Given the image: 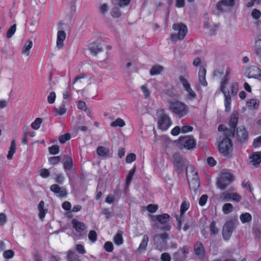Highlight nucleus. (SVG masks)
I'll list each match as a JSON object with an SVG mask.
<instances>
[{
    "instance_id": "412c9836",
    "label": "nucleus",
    "mask_w": 261,
    "mask_h": 261,
    "mask_svg": "<svg viewBox=\"0 0 261 261\" xmlns=\"http://www.w3.org/2000/svg\"><path fill=\"white\" fill-rule=\"evenodd\" d=\"M97 154L102 158H108L109 157L110 150L108 148L103 147L99 146L97 148L96 150Z\"/></svg>"
},
{
    "instance_id": "6e6d98bb",
    "label": "nucleus",
    "mask_w": 261,
    "mask_h": 261,
    "mask_svg": "<svg viewBox=\"0 0 261 261\" xmlns=\"http://www.w3.org/2000/svg\"><path fill=\"white\" fill-rule=\"evenodd\" d=\"M231 199L239 202L242 200L241 196L237 193H231Z\"/></svg>"
},
{
    "instance_id": "393cba45",
    "label": "nucleus",
    "mask_w": 261,
    "mask_h": 261,
    "mask_svg": "<svg viewBox=\"0 0 261 261\" xmlns=\"http://www.w3.org/2000/svg\"><path fill=\"white\" fill-rule=\"evenodd\" d=\"M259 101L256 99H250L247 101V107L251 110L256 109L258 107Z\"/></svg>"
},
{
    "instance_id": "bf43d9fd",
    "label": "nucleus",
    "mask_w": 261,
    "mask_h": 261,
    "mask_svg": "<svg viewBox=\"0 0 261 261\" xmlns=\"http://www.w3.org/2000/svg\"><path fill=\"white\" fill-rule=\"evenodd\" d=\"M56 94L54 92H51L49 93L47 97L48 102L50 104L54 103L56 99Z\"/></svg>"
},
{
    "instance_id": "680f3d73",
    "label": "nucleus",
    "mask_w": 261,
    "mask_h": 261,
    "mask_svg": "<svg viewBox=\"0 0 261 261\" xmlns=\"http://www.w3.org/2000/svg\"><path fill=\"white\" fill-rule=\"evenodd\" d=\"M105 249L109 252H112L113 250V245L112 242H107L104 245Z\"/></svg>"
},
{
    "instance_id": "423d86ee",
    "label": "nucleus",
    "mask_w": 261,
    "mask_h": 261,
    "mask_svg": "<svg viewBox=\"0 0 261 261\" xmlns=\"http://www.w3.org/2000/svg\"><path fill=\"white\" fill-rule=\"evenodd\" d=\"M233 180L232 175L228 172L222 173L218 179L216 185L217 187L221 189H225Z\"/></svg>"
},
{
    "instance_id": "dca6fc26",
    "label": "nucleus",
    "mask_w": 261,
    "mask_h": 261,
    "mask_svg": "<svg viewBox=\"0 0 261 261\" xmlns=\"http://www.w3.org/2000/svg\"><path fill=\"white\" fill-rule=\"evenodd\" d=\"M234 4V0H222L217 5V8L220 11L225 10V7H231Z\"/></svg>"
},
{
    "instance_id": "c85d7f7f",
    "label": "nucleus",
    "mask_w": 261,
    "mask_h": 261,
    "mask_svg": "<svg viewBox=\"0 0 261 261\" xmlns=\"http://www.w3.org/2000/svg\"><path fill=\"white\" fill-rule=\"evenodd\" d=\"M90 50L94 55L102 51V47L99 44L93 43L90 45Z\"/></svg>"
},
{
    "instance_id": "f03ea898",
    "label": "nucleus",
    "mask_w": 261,
    "mask_h": 261,
    "mask_svg": "<svg viewBox=\"0 0 261 261\" xmlns=\"http://www.w3.org/2000/svg\"><path fill=\"white\" fill-rule=\"evenodd\" d=\"M169 109L179 118L187 115L189 108L185 103L178 100H170L168 102Z\"/></svg>"
},
{
    "instance_id": "4c0bfd02",
    "label": "nucleus",
    "mask_w": 261,
    "mask_h": 261,
    "mask_svg": "<svg viewBox=\"0 0 261 261\" xmlns=\"http://www.w3.org/2000/svg\"><path fill=\"white\" fill-rule=\"evenodd\" d=\"M125 125V121L121 119V118H117L115 121L112 122L110 125L112 127H123Z\"/></svg>"
},
{
    "instance_id": "a19ab883",
    "label": "nucleus",
    "mask_w": 261,
    "mask_h": 261,
    "mask_svg": "<svg viewBox=\"0 0 261 261\" xmlns=\"http://www.w3.org/2000/svg\"><path fill=\"white\" fill-rule=\"evenodd\" d=\"M135 167H133V168L129 171L128 175L126 176V186L127 187L129 186L132 178L135 174Z\"/></svg>"
},
{
    "instance_id": "72a5a7b5",
    "label": "nucleus",
    "mask_w": 261,
    "mask_h": 261,
    "mask_svg": "<svg viewBox=\"0 0 261 261\" xmlns=\"http://www.w3.org/2000/svg\"><path fill=\"white\" fill-rule=\"evenodd\" d=\"M64 102H63L62 105L58 108H55L54 109V112L56 113V115H62L66 112V108Z\"/></svg>"
},
{
    "instance_id": "5701e85b",
    "label": "nucleus",
    "mask_w": 261,
    "mask_h": 261,
    "mask_svg": "<svg viewBox=\"0 0 261 261\" xmlns=\"http://www.w3.org/2000/svg\"><path fill=\"white\" fill-rule=\"evenodd\" d=\"M255 53L256 59L261 64V39L255 42Z\"/></svg>"
},
{
    "instance_id": "f704fd0d",
    "label": "nucleus",
    "mask_w": 261,
    "mask_h": 261,
    "mask_svg": "<svg viewBox=\"0 0 261 261\" xmlns=\"http://www.w3.org/2000/svg\"><path fill=\"white\" fill-rule=\"evenodd\" d=\"M240 219L243 223L249 222L252 220V216L249 213H245L241 215Z\"/></svg>"
},
{
    "instance_id": "a878e982",
    "label": "nucleus",
    "mask_w": 261,
    "mask_h": 261,
    "mask_svg": "<svg viewBox=\"0 0 261 261\" xmlns=\"http://www.w3.org/2000/svg\"><path fill=\"white\" fill-rule=\"evenodd\" d=\"M72 160L70 157L64 155L63 158V166L65 170H69L72 167Z\"/></svg>"
},
{
    "instance_id": "c756f323",
    "label": "nucleus",
    "mask_w": 261,
    "mask_h": 261,
    "mask_svg": "<svg viewBox=\"0 0 261 261\" xmlns=\"http://www.w3.org/2000/svg\"><path fill=\"white\" fill-rule=\"evenodd\" d=\"M16 149V141L13 140L11 142V144L9 148L8 154L7 156L9 160L12 159L13 154L15 153Z\"/></svg>"
},
{
    "instance_id": "4be33fe9",
    "label": "nucleus",
    "mask_w": 261,
    "mask_h": 261,
    "mask_svg": "<svg viewBox=\"0 0 261 261\" xmlns=\"http://www.w3.org/2000/svg\"><path fill=\"white\" fill-rule=\"evenodd\" d=\"M149 241V238L147 235H144L142 240L137 249L139 252H141L146 250Z\"/></svg>"
},
{
    "instance_id": "ddd939ff",
    "label": "nucleus",
    "mask_w": 261,
    "mask_h": 261,
    "mask_svg": "<svg viewBox=\"0 0 261 261\" xmlns=\"http://www.w3.org/2000/svg\"><path fill=\"white\" fill-rule=\"evenodd\" d=\"M50 190L60 197H65L67 195L66 190L63 188H61L59 185L54 184L50 187Z\"/></svg>"
},
{
    "instance_id": "864d4df0",
    "label": "nucleus",
    "mask_w": 261,
    "mask_h": 261,
    "mask_svg": "<svg viewBox=\"0 0 261 261\" xmlns=\"http://www.w3.org/2000/svg\"><path fill=\"white\" fill-rule=\"evenodd\" d=\"M189 206L190 204L188 202L184 201L181 203L180 208V211L181 215H182L189 208Z\"/></svg>"
},
{
    "instance_id": "bb28decb",
    "label": "nucleus",
    "mask_w": 261,
    "mask_h": 261,
    "mask_svg": "<svg viewBox=\"0 0 261 261\" xmlns=\"http://www.w3.org/2000/svg\"><path fill=\"white\" fill-rule=\"evenodd\" d=\"M123 232L122 231H118L114 237L113 241L115 244L118 246L121 245L123 243L122 235Z\"/></svg>"
},
{
    "instance_id": "c9c22d12",
    "label": "nucleus",
    "mask_w": 261,
    "mask_h": 261,
    "mask_svg": "<svg viewBox=\"0 0 261 261\" xmlns=\"http://www.w3.org/2000/svg\"><path fill=\"white\" fill-rule=\"evenodd\" d=\"M112 2L114 4H117L120 7H123L128 5L130 0H112Z\"/></svg>"
},
{
    "instance_id": "3c124183",
    "label": "nucleus",
    "mask_w": 261,
    "mask_h": 261,
    "mask_svg": "<svg viewBox=\"0 0 261 261\" xmlns=\"http://www.w3.org/2000/svg\"><path fill=\"white\" fill-rule=\"evenodd\" d=\"M168 237V234L167 233H163L160 234H156L154 237L155 241H158L159 239H162L163 241L166 240Z\"/></svg>"
},
{
    "instance_id": "13d9d810",
    "label": "nucleus",
    "mask_w": 261,
    "mask_h": 261,
    "mask_svg": "<svg viewBox=\"0 0 261 261\" xmlns=\"http://www.w3.org/2000/svg\"><path fill=\"white\" fill-rule=\"evenodd\" d=\"M136 159V155L134 153H131L127 154L126 157V162L127 163H131L133 161H134Z\"/></svg>"
},
{
    "instance_id": "0eeeda50",
    "label": "nucleus",
    "mask_w": 261,
    "mask_h": 261,
    "mask_svg": "<svg viewBox=\"0 0 261 261\" xmlns=\"http://www.w3.org/2000/svg\"><path fill=\"white\" fill-rule=\"evenodd\" d=\"M219 150L224 156L228 155L232 150V144L228 138H224L219 145Z\"/></svg>"
},
{
    "instance_id": "f257e3e1",
    "label": "nucleus",
    "mask_w": 261,
    "mask_h": 261,
    "mask_svg": "<svg viewBox=\"0 0 261 261\" xmlns=\"http://www.w3.org/2000/svg\"><path fill=\"white\" fill-rule=\"evenodd\" d=\"M230 70L227 69L226 71L225 74L221 79L220 82V89L222 92L223 93L225 100L224 104L225 107V111L229 112L230 111V103L231 99L229 95V92L227 88V85L229 81V75L230 74Z\"/></svg>"
},
{
    "instance_id": "cd10ccee",
    "label": "nucleus",
    "mask_w": 261,
    "mask_h": 261,
    "mask_svg": "<svg viewBox=\"0 0 261 261\" xmlns=\"http://www.w3.org/2000/svg\"><path fill=\"white\" fill-rule=\"evenodd\" d=\"M238 120V115L236 113H233L230 118L229 126L232 129H235Z\"/></svg>"
},
{
    "instance_id": "e433bc0d",
    "label": "nucleus",
    "mask_w": 261,
    "mask_h": 261,
    "mask_svg": "<svg viewBox=\"0 0 261 261\" xmlns=\"http://www.w3.org/2000/svg\"><path fill=\"white\" fill-rule=\"evenodd\" d=\"M233 210L232 205L230 203H227L222 206V211L224 214H228L232 212Z\"/></svg>"
},
{
    "instance_id": "0e129e2a",
    "label": "nucleus",
    "mask_w": 261,
    "mask_h": 261,
    "mask_svg": "<svg viewBox=\"0 0 261 261\" xmlns=\"http://www.w3.org/2000/svg\"><path fill=\"white\" fill-rule=\"evenodd\" d=\"M76 250L78 253L81 254H84L86 253V251L85 249L84 246L81 244H77L76 245Z\"/></svg>"
},
{
    "instance_id": "a211bd4d",
    "label": "nucleus",
    "mask_w": 261,
    "mask_h": 261,
    "mask_svg": "<svg viewBox=\"0 0 261 261\" xmlns=\"http://www.w3.org/2000/svg\"><path fill=\"white\" fill-rule=\"evenodd\" d=\"M71 224L78 232H81L86 229V226L84 223L80 222L76 219L72 220Z\"/></svg>"
},
{
    "instance_id": "338daca9",
    "label": "nucleus",
    "mask_w": 261,
    "mask_h": 261,
    "mask_svg": "<svg viewBox=\"0 0 261 261\" xmlns=\"http://www.w3.org/2000/svg\"><path fill=\"white\" fill-rule=\"evenodd\" d=\"M55 179L56 182L62 184L64 181V176L63 174H59L57 175Z\"/></svg>"
},
{
    "instance_id": "20e7f679",
    "label": "nucleus",
    "mask_w": 261,
    "mask_h": 261,
    "mask_svg": "<svg viewBox=\"0 0 261 261\" xmlns=\"http://www.w3.org/2000/svg\"><path fill=\"white\" fill-rule=\"evenodd\" d=\"M186 172L190 188L196 192L200 185L197 173L194 171V167L191 165L187 167Z\"/></svg>"
},
{
    "instance_id": "ea45409f",
    "label": "nucleus",
    "mask_w": 261,
    "mask_h": 261,
    "mask_svg": "<svg viewBox=\"0 0 261 261\" xmlns=\"http://www.w3.org/2000/svg\"><path fill=\"white\" fill-rule=\"evenodd\" d=\"M42 122V119L41 118H37L32 123L31 127L32 128L37 130L40 127L41 124Z\"/></svg>"
},
{
    "instance_id": "39448f33",
    "label": "nucleus",
    "mask_w": 261,
    "mask_h": 261,
    "mask_svg": "<svg viewBox=\"0 0 261 261\" xmlns=\"http://www.w3.org/2000/svg\"><path fill=\"white\" fill-rule=\"evenodd\" d=\"M179 80L185 91L186 92V99L188 100H192L196 98V94L192 90L191 85L188 80L182 76H180L179 78Z\"/></svg>"
},
{
    "instance_id": "774afa93",
    "label": "nucleus",
    "mask_w": 261,
    "mask_h": 261,
    "mask_svg": "<svg viewBox=\"0 0 261 261\" xmlns=\"http://www.w3.org/2000/svg\"><path fill=\"white\" fill-rule=\"evenodd\" d=\"M253 145L255 148H258L261 146V136L254 139Z\"/></svg>"
},
{
    "instance_id": "c03bdc74",
    "label": "nucleus",
    "mask_w": 261,
    "mask_h": 261,
    "mask_svg": "<svg viewBox=\"0 0 261 261\" xmlns=\"http://www.w3.org/2000/svg\"><path fill=\"white\" fill-rule=\"evenodd\" d=\"M16 30V25L14 24L11 27V28L8 30L6 36L8 38H10L15 34Z\"/></svg>"
},
{
    "instance_id": "69168bd1",
    "label": "nucleus",
    "mask_w": 261,
    "mask_h": 261,
    "mask_svg": "<svg viewBox=\"0 0 261 261\" xmlns=\"http://www.w3.org/2000/svg\"><path fill=\"white\" fill-rule=\"evenodd\" d=\"M141 90L143 93V95L145 98H148L150 95V91L147 88L146 86L143 85L141 87Z\"/></svg>"
},
{
    "instance_id": "79ce46f5",
    "label": "nucleus",
    "mask_w": 261,
    "mask_h": 261,
    "mask_svg": "<svg viewBox=\"0 0 261 261\" xmlns=\"http://www.w3.org/2000/svg\"><path fill=\"white\" fill-rule=\"evenodd\" d=\"M210 230L211 231V234L212 236H216L218 233L219 230L216 227L215 222H212L210 226Z\"/></svg>"
},
{
    "instance_id": "9b49d317",
    "label": "nucleus",
    "mask_w": 261,
    "mask_h": 261,
    "mask_svg": "<svg viewBox=\"0 0 261 261\" xmlns=\"http://www.w3.org/2000/svg\"><path fill=\"white\" fill-rule=\"evenodd\" d=\"M233 229V223L232 221H227L224 225L222 234L224 239L228 240L232 232Z\"/></svg>"
},
{
    "instance_id": "f8f14e48",
    "label": "nucleus",
    "mask_w": 261,
    "mask_h": 261,
    "mask_svg": "<svg viewBox=\"0 0 261 261\" xmlns=\"http://www.w3.org/2000/svg\"><path fill=\"white\" fill-rule=\"evenodd\" d=\"M194 253L199 258L204 257L205 254V250L202 243L197 241L194 245Z\"/></svg>"
},
{
    "instance_id": "6e6552de",
    "label": "nucleus",
    "mask_w": 261,
    "mask_h": 261,
    "mask_svg": "<svg viewBox=\"0 0 261 261\" xmlns=\"http://www.w3.org/2000/svg\"><path fill=\"white\" fill-rule=\"evenodd\" d=\"M178 141L187 149H193L196 145V141L191 136H181L179 137Z\"/></svg>"
},
{
    "instance_id": "aec40b11",
    "label": "nucleus",
    "mask_w": 261,
    "mask_h": 261,
    "mask_svg": "<svg viewBox=\"0 0 261 261\" xmlns=\"http://www.w3.org/2000/svg\"><path fill=\"white\" fill-rule=\"evenodd\" d=\"M66 38V33L63 31H59L57 33V46L60 49L63 46V42Z\"/></svg>"
},
{
    "instance_id": "49530a36",
    "label": "nucleus",
    "mask_w": 261,
    "mask_h": 261,
    "mask_svg": "<svg viewBox=\"0 0 261 261\" xmlns=\"http://www.w3.org/2000/svg\"><path fill=\"white\" fill-rule=\"evenodd\" d=\"M109 9V6L108 4L106 3L102 4L99 7V11L100 13L104 15L108 11Z\"/></svg>"
},
{
    "instance_id": "6ab92c4d",
    "label": "nucleus",
    "mask_w": 261,
    "mask_h": 261,
    "mask_svg": "<svg viewBox=\"0 0 261 261\" xmlns=\"http://www.w3.org/2000/svg\"><path fill=\"white\" fill-rule=\"evenodd\" d=\"M206 72V69L204 67H200L198 73L199 82L204 87H206L207 85V83L205 80Z\"/></svg>"
},
{
    "instance_id": "5fc2aeb1",
    "label": "nucleus",
    "mask_w": 261,
    "mask_h": 261,
    "mask_svg": "<svg viewBox=\"0 0 261 261\" xmlns=\"http://www.w3.org/2000/svg\"><path fill=\"white\" fill-rule=\"evenodd\" d=\"M14 252L12 250L5 251L3 253V256L5 258L9 259L13 257Z\"/></svg>"
},
{
    "instance_id": "4d7b16f0",
    "label": "nucleus",
    "mask_w": 261,
    "mask_h": 261,
    "mask_svg": "<svg viewBox=\"0 0 261 261\" xmlns=\"http://www.w3.org/2000/svg\"><path fill=\"white\" fill-rule=\"evenodd\" d=\"M70 139V134H66L61 136L59 137V141L61 143H64L66 141L69 140Z\"/></svg>"
},
{
    "instance_id": "8fccbe9b",
    "label": "nucleus",
    "mask_w": 261,
    "mask_h": 261,
    "mask_svg": "<svg viewBox=\"0 0 261 261\" xmlns=\"http://www.w3.org/2000/svg\"><path fill=\"white\" fill-rule=\"evenodd\" d=\"M239 89V84L236 82H233L232 83L231 87V94L233 95H235Z\"/></svg>"
},
{
    "instance_id": "7ed1b4c3",
    "label": "nucleus",
    "mask_w": 261,
    "mask_h": 261,
    "mask_svg": "<svg viewBox=\"0 0 261 261\" xmlns=\"http://www.w3.org/2000/svg\"><path fill=\"white\" fill-rule=\"evenodd\" d=\"M172 29L174 33L171 34L170 37L172 41L181 40L186 35L188 31L187 26L182 23H174Z\"/></svg>"
},
{
    "instance_id": "de8ad7c7",
    "label": "nucleus",
    "mask_w": 261,
    "mask_h": 261,
    "mask_svg": "<svg viewBox=\"0 0 261 261\" xmlns=\"http://www.w3.org/2000/svg\"><path fill=\"white\" fill-rule=\"evenodd\" d=\"M49 152L52 154H57L59 152V146L56 145H53L48 148Z\"/></svg>"
},
{
    "instance_id": "7c9ffc66",
    "label": "nucleus",
    "mask_w": 261,
    "mask_h": 261,
    "mask_svg": "<svg viewBox=\"0 0 261 261\" xmlns=\"http://www.w3.org/2000/svg\"><path fill=\"white\" fill-rule=\"evenodd\" d=\"M156 220L161 224H165L169 220L170 216L167 214H163L155 216Z\"/></svg>"
},
{
    "instance_id": "2eb2a0df",
    "label": "nucleus",
    "mask_w": 261,
    "mask_h": 261,
    "mask_svg": "<svg viewBox=\"0 0 261 261\" xmlns=\"http://www.w3.org/2000/svg\"><path fill=\"white\" fill-rule=\"evenodd\" d=\"M238 139L241 142L245 141L248 136V133L246 128L243 126H239L237 130Z\"/></svg>"
},
{
    "instance_id": "1a4fd4ad",
    "label": "nucleus",
    "mask_w": 261,
    "mask_h": 261,
    "mask_svg": "<svg viewBox=\"0 0 261 261\" xmlns=\"http://www.w3.org/2000/svg\"><path fill=\"white\" fill-rule=\"evenodd\" d=\"M171 124L169 117L166 114H162L158 120V128L162 130H167Z\"/></svg>"
},
{
    "instance_id": "603ef678",
    "label": "nucleus",
    "mask_w": 261,
    "mask_h": 261,
    "mask_svg": "<svg viewBox=\"0 0 261 261\" xmlns=\"http://www.w3.org/2000/svg\"><path fill=\"white\" fill-rule=\"evenodd\" d=\"M39 175L43 178H47L50 175V171L46 169H42L39 171Z\"/></svg>"
},
{
    "instance_id": "37998d69",
    "label": "nucleus",
    "mask_w": 261,
    "mask_h": 261,
    "mask_svg": "<svg viewBox=\"0 0 261 261\" xmlns=\"http://www.w3.org/2000/svg\"><path fill=\"white\" fill-rule=\"evenodd\" d=\"M23 137L22 139V143L23 144H28V139L27 137L29 136V127L28 126H24L23 128Z\"/></svg>"
},
{
    "instance_id": "a18cd8bd",
    "label": "nucleus",
    "mask_w": 261,
    "mask_h": 261,
    "mask_svg": "<svg viewBox=\"0 0 261 261\" xmlns=\"http://www.w3.org/2000/svg\"><path fill=\"white\" fill-rule=\"evenodd\" d=\"M111 14L112 17L118 18L121 16V13L119 9L115 7L111 10Z\"/></svg>"
},
{
    "instance_id": "052dcab7",
    "label": "nucleus",
    "mask_w": 261,
    "mask_h": 261,
    "mask_svg": "<svg viewBox=\"0 0 261 261\" xmlns=\"http://www.w3.org/2000/svg\"><path fill=\"white\" fill-rule=\"evenodd\" d=\"M251 16L255 19H258L261 16V12L256 9H254L251 12Z\"/></svg>"
},
{
    "instance_id": "e2e57ef3",
    "label": "nucleus",
    "mask_w": 261,
    "mask_h": 261,
    "mask_svg": "<svg viewBox=\"0 0 261 261\" xmlns=\"http://www.w3.org/2000/svg\"><path fill=\"white\" fill-rule=\"evenodd\" d=\"M60 160V156H53L48 159L49 163L51 165H55L58 164Z\"/></svg>"
},
{
    "instance_id": "f3484780",
    "label": "nucleus",
    "mask_w": 261,
    "mask_h": 261,
    "mask_svg": "<svg viewBox=\"0 0 261 261\" xmlns=\"http://www.w3.org/2000/svg\"><path fill=\"white\" fill-rule=\"evenodd\" d=\"M250 163L254 167L261 162V152H253L249 157Z\"/></svg>"
},
{
    "instance_id": "58836bf2",
    "label": "nucleus",
    "mask_w": 261,
    "mask_h": 261,
    "mask_svg": "<svg viewBox=\"0 0 261 261\" xmlns=\"http://www.w3.org/2000/svg\"><path fill=\"white\" fill-rule=\"evenodd\" d=\"M219 199L222 202L230 201L231 200V193H222L220 195Z\"/></svg>"
},
{
    "instance_id": "09e8293b",
    "label": "nucleus",
    "mask_w": 261,
    "mask_h": 261,
    "mask_svg": "<svg viewBox=\"0 0 261 261\" xmlns=\"http://www.w3.org/2000/svg\"><path fill=\"white\" fill-rule=\"evenodd\" d=\"M88 238L92 243H94L97 240L96 232L94 230L90 231L88 234Z\"/></svg>"
},
{
    "instance_id": "4468645a",
    "label": "nucleus",
    "mask_w": 261,
    "mask_h": 261,
    "mask_svg": "<svg viewBox=\"0 0 261 261\" xmlns=\"http://www.w3.org/2000/svg\"><path fill=\"white\" fill-rule=\"evenodd\" d=\"M173 161L174 164L175 168L177 170H181L183 169L184 166V161L181 158L179 154H175L173 155Z\"/></svg>"
},
{
    "instance_id": "473e14b6",
    "label": "nucleus",
    "mask_w": 261,
    "mask_h": 261,
    "mask_svg": "<svg viewBox=\"0 0 261 261\" xmlns=\"http://www.w3.org/2000/svg\"><path fill=\"white\" fill-rule=\"evenodd\" d=\"M44 202L43 201L40 202L38 205V210H39V218L42 220L47 212V210L44 208Z\"/></svg>"
},
{
    "instance_id": "b1692460",
    "label": "nucleus",
    "mask_w": 261,
    "mask_h": 261,
    "mask_svg": "<svg viewBox=\"0 0 261 261\" xmlns=\"http://www.w3.org/2000/svg\"><path fill=\"white\" fill-rule=\"evenodd\" d=\"M33 46V42L31 40H28L23 46L21 53L28 57L30 55V49Z\"/></svg>"
},
{
    "instance_id": "9d476101",
    "label": "nucleus",
    "mask_w": 261,
    "mask_h": 261,
    "mask_svg": "<svg viewBox=\"0 0 261 261\" xmlns=\"http://www.w3.org/2000/svg\"><path fill=\"white\" fill-rule=\"evenodd\" d=\"M248 78H254L261 80V70L256 66L250 67L246 71Z\"/></svg>"
},
{
    "instance_id": "2f4dec72",
    "label": "nucleus",
    "mask_w": 261,
    "mask_h": 261,
    "mask_svg": "<svg viewBox=\"0 0 261 261\" xmlns=\"http://www.w3.org/2000/svg\"><path fill=\"white\" fill-rule=\"evenodd\" d=\"M164 67L160 65L153 66L150 70V74L151 75H155L161 73L163 71Z\"/></svg>"
}]
</instances>
